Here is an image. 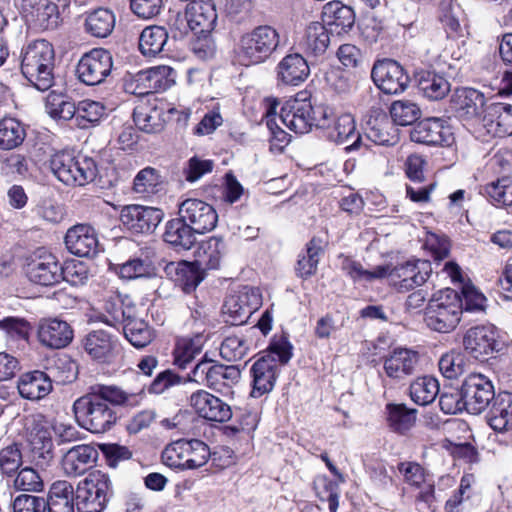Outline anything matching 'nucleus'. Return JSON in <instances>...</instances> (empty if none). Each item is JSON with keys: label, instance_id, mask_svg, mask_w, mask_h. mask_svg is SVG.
<instances>
[{"label": "nucleus", "instance_id": "6", "mask_svg": "<svg viewBox=\"0 0 512 512\" xmlns=\"http://www.w3.org/2000/svg\"><path fill=\"white\" fill-rule=\"evenodd\" d=\"M49 166L55 177L68 186H84L97 176V165L92 158L76 157L69 151L54 153Z\"/></svg>", "mask_w": 512, "mask_h": 512}, {"label": "nucleus", "instance_id": "52", "mask_svg": "<svg viewBox=\"0 0 512 512\" xmlns=\"http://www.w3.org/2000/svg\"><path fill=\"white\" fill-rule=\"evenodd\" d=\"M175 270L177 275L176 280L186 293L195 290L205 278V270L195 261H181L177 264Z\"/></svg>", "mask_w": 512, "mask_h": 512}, {"label": "nucleus", "instance_id": "17", "mask_svg": "<svg viewBox=\"0 0 512 512\" xmlns=\"http://www.w3.org/2000/svg\"><path fill=\"white\" fill-rule=\"evenodd\" d=\"M371 77L385 94H398L405 91L410 82L404 68L395 60L384 59L374 64Z\"/></svg>", "mask_w": 512, "mask_h": 512}, {"label": "nucleus", "instance_id": "18", "mask_svg": "<svg viewBox=\"0 0 512 512\" xmlns=\"http://www.w3.org/2000/svg\"><path fill=\"white\" fill-rule=\"evenodd\" d=\"M420 367V355L417 351L398 347L383 357L386 376L394 381H404L415 374Z\"/></svg>", "mask_w": 512, "mask_h": 512}, {"label": "nucleus", "instance_id": "64", "mask_svg": "<svg viewBox=\"0 0 512 512\" xmlns=\"http://www.w3.org/2000/svg\"><path fill=\"white\" fill-rule=\"evenodd\" d=\"M397 469L402 475L404 482L413 488H421L431 478L428 471L414 461L400 462L397 465Z\"/></svg>", "mask_w": 512, "mask_h": 512}, {"label": "nucleus", "instance_id": "3", "mask_svg": "<svg viewBox=\"0 0 512 512\" xmlns=\"http://www.w3.org/2000/svg\"><path fill=\"white\" fill-rule=\"evenodd\" d=\"M21 71L39 91L49 90L54 83L55 52L47 40H34L21 49Z\"/></svg>", "mask_w": 512, "mask_h": 512}, {"label": "nucleus", "instance_id": "27", "mask_svg": "<svg viewBox=\"0 0 512 512\" xmlns=\"http://www.w3.org/2000/svg\"><path fill=\"white\" fill-rule=\"evenodd\" d=\"M37 338L47 348L61 349L71 343L73 329L59 318H42L38 322Z\"/></svg>", "mask_w": 512, "mask_h": 512}, {"label": "nucleus", "instance_id": "32", "mask_svg": "<svg viewBox=\"0 0 512 512\" xmlns=\"http://www.w3.org/2000/svg\"><path fill=\"white\" fill-rule=\"evenodd\" d=\"M186 9L195 35H204L214 29L217 21V12L212 0L191 1L186 6Z\"/></svg>", "mask_w": 512, "mask_h": 512}, {"label": "nucleus", "instance_id": "10", "mask_svg": "<svg viewBox=\"0 0 512 512\" xmlns=\"http://www.w3.org/2000/svg\"><path fill=\"white\" fill-rule=\"evenodd\" d=\"M460 396L466 411L478 415L494 401L497 395L488 377L480 373H472L464 379Z\"/></svg>", "mask_w": 512, "mask_h": 512}, {"label": "nucleus", "instance_id": "5", "mask_svg": "<svg viewBox=\"0 0 512 512\" xmlns=\"http://www.w3.org/2000/svg\"><path fill=\"white\" fill-rule=\"evenodd\" d=\"M77 512H104L113 495L110 477L96 470L80 480L74 488Z\"/></svg>", "mask_w": 512, "mask_h": 512}, {"label": "nucleus", "instance_id": "53", "mask_svg": "<svg viewBox=\"0 0 512 512\" xmlns=\"http://www.w3.org/2000/svg\"><path fill=\"white\" fill-rule=\"evenodd\" d=\"M25 137V129L18 120L14 118L0 120V149H15L23 143Z\"/></svg>", "mask_w": 512, "mask_h": 512}, {"label": "nucleus", "instance_id": "1", "mask_svg": "<svg viewBox=\"0 0 512 512\" xmlns=\"http://www.w3.org/2000/svg\"><path fill=\"white\" fill-rule=\"evenodd\" d=\"M128 401V395L115 386L93 385L73 403L77 423L91 433L109 431L118 419L116 406Z\"/></svg>", "mask_w": 512, "mask_h": 512}, {"label": "nucleus", "instance_id": "42", "mask_svg": "<svg viewBox=\"0 0 512 512\" xmlns=\"http://www.w3.org/2000/svg\"><path fill=\"white\" fill-rule=\"evenodd\" d=\"M324 246L323 239L316 236L307 243L306 252L298 259L295 267V272L299 277L308 278L316 273Z\"/></svg>", "mask_w": 512, "mask_h": 512}, {"label": "nucleus", "instance_id": "24", "mask_svg": "<svg viewBox=\"0 0 512 512\" xmlns=\"http://www.w3.org/2000/svg\"><path fill=\"white\" fill-rule=\"evenodd\" d=\"M413 142L426 145L449 146L454 137L451 128L439 118H428L418 122L410 132Z\"/></svg>", "mask_w": 512, "mask_h": 512}, {"label": "nucleus", "instance_id": "26", "mask_svg": "<svg viewBox=\"0 0 512 512\" xmlns=\"http://www.w3.org/2000/svg\"><path fill=\"white\" fill-rule=\"evenodd\" d=\"M190 405L202 418L214 422H226L232 417L231 407L222 399L205 390H198L191 394Z\"/></svg>", "mask_w": 512, "mask_h": 512}, {"label": "nucleus", "instance_id": "44", "mask_svg": "<svg viewBox=\"0 0 512 512\" xmlns=\"http://www.w3.org/2000/svg\"><path fill=\"white\" fill-rule=\"evenodd\" d=\"M338 260L340 269L354 282H371L375 279H381L384 278L387 272V268L384 266H377L372 270H367L361 263L343 254L339 255Z\"/></svg>", "mask_w": 512, "mask_h": 512}, {"label": "nucleus", "instance_id": "47", "mask_svg": "<svg viewBox=\"0 0 512 512\" xmlns=\"http://www.w3.org/2000/svg\"><path fill=\"white\" fill-rule=\"evenodd\" d=\"M386 413L389 427L400 434L410 430L416 421V410L405 404L389 403L386 405Z\"/></svg>", "mask_w": 512, "mask_h": 512}, {"label": "nucleus", "instance_id": "38", "mask_svg": "<svg viewBox=\"0 0 512 512\" xmlns=\"http://www.w3.org/2000/svg\"><path fill=\"white\" fill-rule=\"evenodd\" d=\"M329 138L348 151L357 150L362 145V137L356 132L354 118L350 114L341 115L329 132Z\"/></svg>", "mask_w": 512, "mask_h": 512}, {"label": "nucleus", "instance_id": "37", "mask_svg": "<svg viewBox=\"0 0 512 512\" xmlns=\"http://www.w3.org/2000/svg\"><path fill=\"white\" fill-rule=\"evenodd\" d=\"M226 252L223 239L211 236L202 241L196 250L195 262L204 270H216L220 267L221 260Z\"/></svg>", "mask_w": 512, "mask_h": 512}, {"label": "nucleus", "instance_id": "43", "mask_svg": "<svg viewBox=\"0 0 512 512\" xmlns=\"http://www.w3.org/2000/svg\"><path fill=\"white\" fill-rule=\"evenodd\" d=\"M324 20L328 25L339 27L341 31L347 32L355 23L353 9L340 1H331L324 5L322 11Z\"/></svg>", "mask_w": 512, "mask_h": 512}, {"label": "nucleus", "instance_id": "30", "mask_svg": "<svg viewBox=\"0 0 512 512\" xmlns=\"http://www.w3.org/2000/svg\"><path fill=\"white\" fill-rule=\"evenodd\" d=\"M20 396L30 401H38L49 395L53 389L51 377L40 370L26 372L17 382Z\"/></svg>", "mask_w": 512, "mask_h": 512}, {"label": "nucleus", "instance_id": "31", "mask_svg": "<svg viewBox=\"0 0 512 512\" xmlns=\"http://www.w3.org/2000/svg\"><path fill=\"white\" fill-rule=\"evenodd\" d=\"M483 123L488 131L496 136L512 135V105L502 102L490 103L486 106Z\"/></svg>", "mask_w": 512, "mask_h": 512}, {"label": "nucleus", "instance_id": "16", "mask_svg": "<svg viewBox=\"0 0 512 512\" xmlns=\"http://www.w3.org/2000/svg\"><path fill=\"white\" fill-rule=\"evenodd\" d=\"M178 215L188 223L197 234L212 231L218 222L215 208L200 199L188 198L178 206Z\"/></svg>", "mask_w": 512, "mask_h": 512}, {"label": "nucleus", "instance_id": "60", "mask_svg": "<svg viewBox=\"0 0 512 512\" xmlns=\"http://www.w3.org/2000/svg\"><path fill=\"white\" fill-rule=\"evenodd\" d=\"M188 449V440L180 439L172 442L162 452L163 463L170 468L186 470Z\"/></svg>", "mask_w": 512, "mask_h": 512}, {"label": "nucleus", "instance_id": "34", "mask_svg": "<svg viewBox=\"0 0 512 512\" xmlns=\"http://www.w3.org/2000/svg\"><path fill=\"white\" fill-rule=\"evenodd\" d=\"M266 103V125L271 133L270 151L276 155L283 154L285 148L288 146V138L286 131L280 124L286 127H288V124L286 123V118L283 113L280 115L276 114V109L279 105L277 99L267 98Z\"/></svg>", "mask_w": 512, "mask_h": 512}, {"label": "nucleus", "instance_id": "12", "mask_svg": "<svg viewBox=\"0 0 512 512\" xmlns=\"http://www.w3.org/2000/svg\"><path fill=\"white\" fill-rule=\"evenodd\" d=\"M262 305V296L256 287L243 286L237 293L226 298L222 313L230 325H242Z\"/></svg>", "mask_w": 512, "mask_h": 512}, {"label": "nucleus", "instance_id": "35", "mask_svg": "<svg viewBox=\"0 0 512 512\" xmlns=\"http://www.w3.org/2000/svg\"><path fill=\"white\" fill-rule=\"evenodd\" d=\"M399 130L385 114L370 117L366 123L365 137L377 145L393 146L399 141Z\"/></svg>", "mask_w": 512, "mask_h": 512}, {"label": "nucleus", "instance_id": "50", "mask_svg": "<svg viewBox=\"0 0 512 512\" xmlns=\"http://www.w3.org/2000/svg\"><path fill=\"white\" fill-rule=\"evenodd\" d=\"M135 125L143 132L157 133L164 127L162 110L147 105L137 106L133 112Z\"/></svg>", "mask_w": 512, "mask_h": 512}, {"label": "nucleus", "instance_id": "58", "mask_svg": "<svg viewBox=\"0 0 512 512\" xmlns=\"http://www.w3.org/2000/svg\"><path fill=\"white\" fill-rule=\"evenodd\" d=\"M489 200L501 206H512V177H503L483 187Z\"/></svg>", "mask_w": 512, "mask_h": 512}, {"label": "nucleus", "instance_id": "33", "mask_svg": "<svg viewBox=\"0 0 512 512\" xmlns=\"http://www.w3.org/2000/svg\"><path fill=\"white\" fill-rule=\"evenodd\" d=\"M45 511L75 512L76 501L73 485L66 480L53 482L44 498Z\"/></svg>", "mask_w": 512, "mask_h": 512}, {"label": "nucleus", "instance_id": "49", "mask_svg": "<svg viewBox=\"0 0 512 512\" xmlns=\"http://www.w3.org/2000/svg\"><path fill=\"white\" fill-rule=\"evenodd\" d=\"M409 394L413 402L426 406L439 394L438 380L432 376L418 377L410 384Z\"/></svg>", "mask_w": 512, "mask_h": 512}, {"label": "nucleus", "instance_id": "19", "mask_svg": "<svg viewBox=\"0 0 512 512\" xmlns=\"http://www.w3.org/2000/svg\"><path fill=\"white\" fill-rule=\"evenodd\" d=\"M163 216L159 208L133 204L122 208L120 221L132 232L150 233L160 224Z\"/></svg>", "mask_w": 512, "mask_h": 512}, {"label": "nucleus", "instance_id": "20", "mask_svg": "<svg viewBox=\"0 0 512 512\" xmlns=\"http://www.w3.org/2000/svg\"><path fill=\"white\" fill-rule=\"evenodd\" d=\"M175 79L176 72L170 66L161 65L141 70L134 76V93L148 95L165 91L175 83Z\"/></svg>", "mask_w": 512, "mask_h": 512}, {"label": "nucleus", "instance_id": "48", "mask_svg": "<svg viewBox=\"0 0 512 512\" xmlns=\"http://www.w3.org/2000/svg\"><path fill=\"white\" fill-rule=\"evenodd\" d=\"M168 40V33L161 26L146 27L139 37V49L144 56L154 57L159 54Z\"/></svg>", "mask_w": 512, "mask_h": 512}, {"label": "nucleus", "instance_id": "14", "mask_svg": "<svg viewBox=\"0 0 512 512\" xmlns=\"http://www.w3.org/2000/svg\"><path fill=\"white\" fill-rule=\"evenodd\" d=\"M113 58L104 48H94L85 53L78 61L76 74L78 79L89 86L103 83L111 74Z\"/></svg>", "mask_w": 512, "mask_h": 512}, {"label": "nucleus", "instance_id": "13", "mask_svg": "<svg viewBox=\"0 0 512 512\" xmlns=\"http://www.w3.org/2000/svg\"><path fill=\"white\" fill-rule=\"evenodd\" d=\"M463 346L471 357L485 361L502 349V342L495 326L477 325L466 331Z\"/></svg>", "mask_w": 512, "mask_h": 512}, {"label": "nucleus", "instance_id": "56", "mask_svg": "<svg viewBox=\"0 0 512 512\" xmlns=\"http://www.w3.org/2000/svg\"><path fill=\"white\" fill-rule=\"evenodd\" d=\"M117 273L123 279L132 280L153 276L155 268L147 257H134L118 265Z\"/></svg>", "mask_w": 512, "mask_h": 512}, {"label": "nucleus", "instance_id": "40", "mask_svg": "<svg viewBox=\"0 0 512 512\" xmlns=\"http://www.w3.org/2000/svg\"><path fill=\"white\" fill-rule=\"evenodd\" d=\"M419 90L430 100H441L450 91L447 79L435 71L422 70L416 74Z\"/></svg>", "mask_w": 512, "mask_h": 512}, {"label": "nucleus", "instance_id": "2", "mask_svg": "<svg viewBox=\"0 0 512 512\" xmlns=\"http://www.w3.org/2000/svg\"><path fill=\"white\" fill-rule=\"evenodd\" d=\"M288 363V336L282 332L271 339L266 354L250 367L251 392L253 398H260L274 388L281 368Z\"/></svg>", "mask_w": 512, "mask_h": 512}, {"label": "nucleus", "instance_id": "21", "mask_svg": "<svg viewBox=\"0 0 512 512\" xmlns=\"http://www.w3.org/2000/svg\"><path fill=\"white\" fill-rule=\"evenodd\" d=\"M84 351L93 359L102 363L113 361L120 353L117 336L105 330H93L82 340Z\"/></svg>", "mask_w": 512, "mask_h": 512}, {"label": "nucleus", "instance_id": "22", "mask_svg": "<svg viewBox=\"0 0 512 512\" xmlns=\"http://www.w3.org/2000/svg\"><path fill=\"white\" fill-rule=\"evenodd\" d=\"M451 105L456 116L465 121L483 119L487 106L485 95L474 88L456 90L451 98Z\"/></svg>", "mask_w": 512, "mask_h": 512}, {"label": "nucleus", "instance_id": "28", "mask_svg": "<svg viewBox=\"0 0 512 512\" xmlns=\"http://www.w3.org/2000/svg\"><path fill=\"white\" fill-rule=\"evenodd\" d=\"M98 458L97 450L89 444L76 445L69 449L62 458L65 475L76 477L91 468Z\"/></svg>", "mask_w": 512, "mask_h": 512}, {"label": "nucleus", "instance_id": "15", "mask_svg": "<svg viewBox=\"0 0 512 512\" xmlns=\"http://www.w3.org/2000/svg\"><path fill=\"white\" fill-rule=\"evenodd\" d=\"M25 273L28 279L42 286H53L60 283L61 263L57 258L43 250L35 251L26 259Z\"/></svg>", "mask_w": 512, "mask_h": 512}, {"label": "nucleus", "instance_id": "4", "mask_svg": "<svg viewBox=\"0 0 512 512\" xmlns=\"http://www.w3.org/2000/svg\"><path fill=\"white\" fill-rule=\"evenodd\" d=\"M463 302L453 289H446L434 295L424 310L426 326L439 333L453 331L461 320Z\"/></svg>", "mask_w": 512, "mask_h": 512}, {"label": "nucleus", "instance_id": "46", "mask_svg": "<svg viewBox=\"0 0 512 512\" xmlns=\"http://www.w3.org/2000/svg\"><path fill=\"white\" fill-rule=\"evenodd\" d=\"M84 25L91 36L105 38L114 29L115 16L110 10L99 8L87 14Z\"/></svg>", "mask_w": 512, "mask_h": 512}, {"label": "nucleus", "instance_id": "23", "mask_svg": "<svg viewBox=\"0 0 512 512\" xmlns=\"http://www.w3.org/2000/svg\"><path fill=\"white\" fill-rule=\"evenodd\" d=\"M311 94L307 90L297 92L293 99H290V130L296 134L308 133L313 125H324L316 123L315 114L322 112L326 118V113L322 109L314 110L311 104Z\"/></svg>", "mask_w": 512, "mask_h": 512}, {"label": "nucleus", "instance_id": "36", "mask_svg": "<svg viewBox=\"0 0 512 512\" xmlns=\"http://www.w3.org/2000/svg\"><path fill=\"white\" fill-rule=\"evenodd\" d=\"M487 422L496 432L512 430V393L500 392L487 413Z\"/></svg>", "mask_w": 512, "mask_h": 512}, {"label": "nucleus", "instance_id": "55", "mask_svg": "<svg viewBox=\"0 0 512 512\" xmlns=\"http://www.w3.org/2000/svg\"><path fill=\"white\" fill-rule=\"evenodd\" d=\"M202 336L197 335L195 338H182L177 341L174 350V363L181 369L195 358L202 351Z\"/></svg>", "mask_w": 512, "mask_h": 512}, {"label": "nucleus", "instance_id": "9", "mask_svg": "<svg viewBox=\"0 0 512 512\" xmlns=\"http://www.w3.org/2000/svg\"><path fill=\"white\" fill-rule=\"evenodd\" d=\"M27 437L35 464L47 466L53 459L52 421L43 414L32 415L27 422Z\"/></svg>", "mask_w": 512, "mask_h": 512}, {"label": "nucleus", "instance_id": "11", "mask_svg": "<svg viewBox=\"0 0 512 512\" xmlns=\"http://www.w3.org/2000/svg\"><path fill=\"white\" fill-rule=\"evenodd\" d=\"M383 266L387 268L384 277L398 292H408L423 285L432 273V265L428 260L415 259L394 267Z\"/></svg>", "mask_w": 512, "mask_h": 512}, {"label": "nucleus", "instance_id": "61", "mask_svg": "<svg viewBox=\"0 0 512 512\" xmlns=\"http://www.w3.org/2000/svg\"><path fill=\"white\" fill-rule=\"evenodd\" d=\"M23 464L19 444L12 443L0 449V474L4 477H14Z\"/></svg>", "mask_w": 512, "mask_h": 512}, {"label": "nucleus", "instance_id": "29", "mask_svg": "<svg viewBox=\"0 0 512 512\" xmlns=\"http://www.w3.org/2000/svg\"><path fill=\"white\" fill-rule=\"evenodd\" d=\"M330 44V32L320 22L310 23L305 30L295 37V47L313 55L323 54Z\"/></svg>", "mask_w": 512, "mask_h": 512}, {"label": "nucleus", "instance_id": "57", "mask_svg": "<svg viewBox=\"0 0 512 512\" xmlns=\"http://www.w3.org/2000/svg\"><path fill=\"white\" fill-rule=\"evenodd\" d=\"M104 114L105 107L102 103L86 99L76 106L75 120L80 128L85 129L99 122Z\"/></svg>", "mask_w": 512, "mask_h": 512}, {"label": "nucleus", "instance_id": "25", "mask_svg": "<svg viewBox=\"0 0 512 512\" xmlns=\"http://www.w3.org/2000/svg\"><path fill=\"white\" fill-rule=\"evenodd\" d=\"M64 241L68 251L78 257H92L99 252L97 232L88 224H77L70 227Z\"/></svg>", "mask_w": 512, "mask_h": 512}, {"label": "nucleus", "instance_id": "62", "mask_svg": "<svg viewBox=\"0 0 512 512\" xmlns=\"http://www.w3.org/2000/svg\"><path fill=\"white\" fill-rule=\"evenodd\" d=\"M438 366L445 378L456 379L465 372V355L456 350L446 352L439 359Z\"/></svg>", "mask_w": 512, "mask_h": 512}, {"label": "nucleus", "instance_id": "7", "mask_svg": "<svg viewBox=\"0 0 512 512\" xmlns=\"http://www.w3.org/2000/svg\"><path fill=\"white\" fill-rule=\"evenodd\" d=\"M278 43L276 30L259 26L241 37L237 50L238 62L244 66L259 64L269 57Z\"/></svg>", "mask_w": 512, "mask_h": 512}, {"label": "nucleus", "instance_id": "8", "mask_svg": "<svg viewBox=\"0 0 512 512\" xmlns=\"http://www.w3.org/2000/svg\"><path fill=\"white\" fill-rule=\"evenodd\" d=\"M240 377L241 371L238 366L215 363L206 356L195 365L190 375L192 381L221 393L237 384Z\"/></svg>", "mask_w": 512, "mask_h": 512}, {"label": "nucleus", "instance_id": "39", "mask_svg": "<svg viewBox=\"0 0 512 512\" xmlns=\"http://www.w3.org/2000/svg\"><path fill=\"white\" fill-rule=\"evenodd\" d=\"M196 234L197 232L179 216L167 222L164 240L177 249L189 250L196 242Z\"/></svg>", "mask_w": 512, "mask_h": 512}, {"label": "nucleus", "instance_id": "54", "mask_svg": "<svg viewBox=\"0 0 512 512\" xmlns=\"http://www.w3.org/2000/svg\"><path fill=\"white\" fill-rule=\"evenodd\" d=\"M48 115L58 121H68L75 117L76 105L62 94L50 92L45 104Z\"/></svg>", "mask_w": 512, "mask_h": 512}, {"label": "nucleus", "instance_id": "41", "mask_svg": "<svg viewBox=\"0 0 512 512\" xmlns=\"http://www.w3.org/2000/svg\"><path fill=\"white\" fill-rule=\"evenodd\" d=\"M31 19L42 29H54L58 25V9L50 0H24Z\"/></svg>", "mask_w": 512, "mask_h": 512}, {"label": "nucleus", "instance_id": "51", "mask_svg": "<svg viewBox=\"0 0 512 512\" xmlns=\"http://www.w3.org/2000/svg\"><path fill=\"white\" fill-rule=\"evenodd\" d=\"M105 314L103 315V321L110 325H122L125 320L131 317L132 313L135 312V305L125 304L120 296H111L105 300L103 306Z\"/></svg>", "mask_w": 512, "mask_h": 512}, {"label": "nucleus", "instance_id": "63", "mask_svg": "<svg viewBox=\"0 0 512 512\" xmlns=\"http://www.w3.org/2000/svg\"><path fill=\"white\" fill-rule=\"evenodd\" d=\"M160 176L154 168L146 167L139 171L133 181V190L141 196H150L159 191Z\"/></svg>", "mask_w": 512, "mask_h": 512}, {"label": "nucleus", "instance_id": "59", "mask_svg": "<svg viewBox=\"0 0 512 512\" xmlns=\"http://www.w3.org/2000/svg\"><path fill=\"white\" fill-rule=\"evenodd\" d=\"M390 115L395 125L408 126L420 118L421 110L414 102L398 100L391 104Z\"/></svg>", "mask_w": 512, "mask_h": 512}, {"label": "nucleus", "instance_id": "45", "mask_svg": "<svg viewBox=\"0 0 512 512\" xmlns=\"http://www.w3.org/2000/svg\"><path fill=\"white\" fill-rule=\"evenodd\" d=\"M125 338L136 348H143L153 340V332L148 324L136 316V311L122 324Z\"/></svg>", "mask_w": 512, "mask_h": 512}]
</instances>
